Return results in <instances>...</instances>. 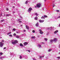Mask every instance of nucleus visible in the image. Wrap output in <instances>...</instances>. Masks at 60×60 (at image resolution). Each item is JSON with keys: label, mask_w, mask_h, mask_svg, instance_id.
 <instances>
[{"label": "nucleus", "mask_w": 60, "mask_h": 60, "mask_svg": "<svg viewBox=\"0 0 60 60\" xmlns=\"http://www.w3.org/2000/svg\"><path fill=\"white\" fill-rule=\"evenodd\" d=\"M20 46L21 47H23V45H22V43H20Z\"/></svg>", "instance_id": "f3484780"}, {"label": "nucleus", "mask_w": 60, "mask_h": 60, "mask_svg": "<svg viewBox=\"0 0 60 60\" xmlns=\"http://www.w3.org/2000/svg\"><path fill=\"white\" fill-rule=\"evenodd\" d=\"M3 45L4 44L2 42H0V46L1 48H2L4 46Z\"/></svg>", "instance_id": "39448f33"}, {"label": "nucleus", "mask_w": 60, "mask_h": 60, "mask_svg": "<svg viewBox=\"0 0 60 60\" xmlns=\"http://www.w3.org/2000/svg\"><path fill=\"white\" fill-rule=\"evenodd\" d=\"M57 12H59V10H57L56 11Z\"/></svg>", "instance_id": "58836bf2"}, {"label": "nucleus", "mask_w": 60, "mask_h": 60, "mask_svg": "<svg viewBox=\"0 0 60 60\" xmlns=\"http://www.w3.org/2000/svg\"><path fill=\"white\" fill-rule=\"evenodd\" d=\"M11 32H10L9 33H7L8 35V34H11Z\"/></svg>", "instance_id": "412c9836"}, {"label": "nucleus", "mask_w": 60, "mask_h": 60, "mask_svg": "<svg viewBox=\"0 0 60 60\" xmlns=\"http://www.w3.org/2000/svg\"><path fill=\"white\" fill-rule=\"evenodd\" d=\"M28 3V0H27L25 2L26 4H27Z\"/></svg>", "instance_id": "b1692460"}, {"label": "nucleus", "mask_w": 60, "mask_h": 60, "mask_svg": "<svg viewBox=\"0 0 60 60\" xmlns=\"http://www.w3.org/2000/svg\"><path fill=\"white\" fill-rule=\"evenodd\" d=\"M43 43V42L42 43Z\"/></svg>", "instance_id": "69168bd1"}, {"label": "nucleus", "mask_w": 60, "mask_h": 60, "mask_svg": "<svg viewBox=\"0 0 60 60\" xmlns=\"http://www.w3.org/2000/svg\"><path fill=\"white\" fill-rule=\"evenodd\" d=\"M2 58H3L2 57H0V59H2Z\"/></svg>", "instance_id": "5fc2aeb1"}, {"label": "nucleus", "mask_w": 60, "mask_h": 60, "mask_svg": "<svg viewBox=\"0 0 60 60\" xmlns=\"http://www.w3.org/2000/svg\"><path fill=\"white\" fill-rule=\"evenodd\" d=\"M20 18H21V19L22 18V16H20Z\"/></svg>", "instance_id": "de8ad7c7"}, {"label": "nucleus", "mask_w": 60, "mask_h": 60, "mask_svg": "<svg viewBox=\"0 0 60 60\" xmlns=\"http://www.w3.org/2000/svg\"><path fill=\"white\" fill-rule=\"evenodd\" d=\"M39 21L40 22V23H42V22H43L44 21V20H41V19H40L39 20Z\"/></svg>", "instance_id": "423d86ee"}, {"label": "nucleus", "mask_w": 60, "mask_h": 60, "mask_svg": "<svg viewBox=\"0 0 60 60\" xmlns=\"http://www.w3.org/2000/svg\"><path fill=\"white\" fill-rule=\"evenodd\" d=\"M9 37H12V36L11 35H9Z\"/></svg>", "instance_id": "393cba45"}, {"label": "nucleus", "mask_w": 60, "mask_h": 60, "mask_svg": "<svg viewBox=\"0 0 60 60\" xmlns=\"http://www.w3.org/2000/svg\"><path fill=\"white\" fill-rule=\"evenodd\" d=\"M35 37H31L32 38H34Z\"/></svg>", "instance_id": "c03bdc74"}, {"label": "nucleus", "mask_w": 60, "mask_h": 60, "mask_svg": "<svg viewBox=\"0 0 60 60\" xmlns=\"http://www.w3.org/2000/svg\"><path fill=\"white\" fill-rule=\"evenodd\" d=\"M46 0H45V1H46Z\"/></svg>", "instance_id": "bf43d9fd"}, {"label": "nucleus", "mask_w": 60, "mask_h": 60, "mask_svg": "<svg viewBox=\"0 0 60 60\" xmlns=\"http://www.w3.org/2000/svg\"><path fill=\"white\" fill-rule=\"evenodd\" d=\"M48 29H50V30H52L54 29V27H51L49 28H48Z\"/></svg>", "instance_id": "20e7f679"}, {"label": "nucleus", "mask_w": 60, "mask_h": 60, "mask_svg": "<svg viewBox=\"0 0 60 60\" xmlns=\"http://www.w3.org/2000/svg\"><path fill=\"white\" fill-rule=\"evenodd\" d=\"M59 26L60 27V24H59Z\"/></svg>", "instance_id": "13d9d810"}, {"label": "nucleus", "mask_w": 60, "mask_h": 60, "mask_svg": "<svg viewBox=\"0 0 60 60\" xmlns=\"http://www.w3.org/2000/svg\"><path fill=\"white\" fill-rule=\"evenodd\" d=\"M41 6V4L40 3L36 5V6L35 7V8H40Z\"/></svg>", "instance_id": "f03ea898"}, {"label": "nucleus", "mask_w": 60, "mask_h": 60, "mask_svg": "<svg viewBox=\"0 0 60 60\" xmlns=\"http://www.w3.org/2000/svg\"><path fill=\"white\" fill-rule=\"evenodd\" d=\"M38 46L39 48H41V45H38Z\"/></svg>", "instance_id": "4be33fe9"}, {"label": "nucleus", "mask_w": 60, "mask_h": 60, "mask_svg": "<svg viewBox=\"0 0 60 60\" xmlns=\"http://www.w3.org/2000/svg\"><path fill=\"white\" fill-rule=\"evenodd\" d=\"M32 10V8H30L28 11V12H29V13H30L31 12V11Z\"/></svg>", "instance_id": "7ed1b4c3"}, {"label": "nucleus", "mask_w": 60, "mask_h": 60, "mask_svg": "<svg viewBox=\"0 0 60 60\" xmlns=\"http://www.w3.org/2000/svg\"><path fill=\"white\" fill-rule=\"evenodd\" d=\"M25 59H27V56H25Z\"/></svg>", "instance_id": "473e14b6"}, {"label": "nucleus", "mask_w": 60, "mask_h": 60, "mask_svg": "<svg viewBox=\"0 0 60 60\" xmlns=\"http://www.w3.org/2000/svg\"><path fill=\"white\" fill-rule=\"evenodd\" d=\"M53 41H54L53 40L51 39L50 40V43H52L53 42Z\"/></svg>", "instance_id": "1a4fd4ad"}, {"label": "nucleus", "mask_w": 60, "mask_h": 60, "mask_svg": "<svg viewBox=\"0 0 60 60\" xmlns=\"http://www.w3.org/2000/svg\"><path fill=\"white\" fill-rule=\"evenodd\" d=\"M44 8H43V11L44 10Z\"/></svg>", "instance_id": "4d7b16f0"}, {"label": "nucleus", "mask_w": 60, "mask_h": 60, "mask_svg": "<svg viewBox=\"0 0 60 60\" xmlns=\"http://www.w3.org/2000/svg\"><path fill=\"white\" fill-rule=\"evenodd\" d=\"M23 31H24V32H26V30H24Z\"/></svg>", "instance_id": "603ef678"}, {"label": "nucleus", "mask_w": 60, "mask_h": 60, "mask_svg": "<svg viewBox=\"0 0 60 60\" xmlns=\"http://www.w3.org/2000/svg\"><path fill=\"white\" fill-rule=\"evenodd\" d=\"M7 11H8L9 10V9L8 8H7L6 9Z\"/></svg>", "instance_id": "8fccbe9b"}, {"label": "nucleus", "mask_w": 60, "mask_h": 60, "mask_svg": "<svg viewBox=\"0 0 60 60\" xmlns=\"http://www.w3.org/2000/svg\"><path fill=\"white\" fill-rule=\"evenodd\" d=\"M57 58H58V59L60 58V57H57Z\"/></svg>", "instance_id": "09e8293b"}, {"label": "nucleus", "mask_w": 60, "mask_h": 60, "mask_svg": "<svg viewBox=\"0 0 60 60\" xmlns=\"http://www.w3.org/2000/svg\"><path fill=\"white\" fill-rule=\"evenodd\" d=\"M34 15H35L37 16H38V14H37V13H34Z\"/></svg>", "instance_id": "2eb2a0df"}, {"label": "nucleus", "mask_w": 60, "mask_h": 60, "mask_svg": "<svg viewBox=\"0 0 60 60\" xmlns=\"http://www.w3.org/2000/svg\"><path fill=\"white\" fill-rule=\"evenodd\" d=\"M28 51L29 52H30V50H28Z\"/></svg>", "instance_id": "864d4df0"}, {"label": "nucleus", "mask_w": 60, "mask_h": 60, "mask_svg": "<svg viewBox=\"0 0 60 60\" xmlns=\"http://www.w3.org/2000/svg\"><path fill=\"white\" fill-rule=\"evenodd\" d=\"M16 38H19V36H17L16 37Z\"/></svg>", "instance_id": "aec40b11"}, {"label": "nucleus", "mask_w": 60, "mask_h": 60, "mask_svg": "<svg viewBox=\"0 0 60 60\" xmlns=\"http://www.w3.org/2000/svg\"><path fill=\"white\" fill-rule=\"evenodd\" d=\"M44 16H42L41 18V19H44Z\"/></svg>", "instance_id": "2f4dec72"}, {"label": "nucleus", "mask_w": 60, "mask_h": 60, "mask_svg": "<svg viewBox=\"0 0 60 60\" xmlns=\"http://www.w3.org/2000/svg\"><path fill=\"white\" fill-rule=\"evenodd\" d=\"M32 32H33V33H35V30H33L32 31Z\"/></svg>", "instance_id": "7c9ffc66"}, {"label": "nucleus", "mask_w": 60, "mask_h": 60, "mask_svg": "<svg viewBox=\"0 0 60 60\" xmlns=\"http://www.w3.org/2000/svg\"><path fill=\"white\" fill-rule=\"evenodd\" d=\"M11 15L10 14H7L6 15V16H7V17H9V16H10Z\"/></svg>", "instance_id": "4468645a"}, {"label": "nucleus", "mask_w": 60, "mask_h": 60, "mask_svg": "<svg viewBox=\"0 0 60 60\" xmlns=\"http://www.w3.org/2000/svg\"><path fill=\"white\" fill-rule=\"evenodd\" d=\"M55 5H54V4H53V7H54L55 6Z\"/></svg>", "instance_id": "a19ab883"}, {"label": "nucleus", "mask_w": 60, "mask_h": 60, "mask_svg": "<svg viewBox=\"0 0 60 60\" xmlns=\"http://www.w3.org/2000/svg\"><path fill=\"white\" fill-rule=\"evenodd\" d=\"M35 26H39V23H37L35 24Z\"/></svg>", "instance_id": "ddd939ff"}, {"label": "nucleus", "mask_w": 60, "mask_h": 60, "mask_svg": "<svg viewBox=\"0 0 60 60\" xmlns=\"http://www.w3.org/2000/svg\"><path fill=\"white\" fill-rule=\"evenodd\" d=\"M33 60H36V59H35V58H33Z\"/></svg>", "instance_id": "3c124183"}, {"label": "nucleus", "mask_w": 60, "mask_h": 60, "mask_svg": "<svg viewBox=\"0 0 60 60\" xmlns=\"http://www.w3.org/2000/svg\"><path fill=\"white\" fill-rule=\"evenodd\" d=\"M13 31H15V28H13Z\"/></svg>", "instance_id": "f704fd0d"}, {"label": "nucleus", "mask_w": 60, "mask_h": 60, "mask_svg": "<svg viewBox=\"0 0 60 60\" xmlns=\"http://www.w3.org/2000/svg\"><path fill=\"white\" fill-rule=\"evenodd\" d=\"M24 46H26V45L28 44V43L26 42H25L24 43Z\"/></svg>", "instance_id": "6e6552de"}, {"label": "nucleus", "mask_w": 60, "mask_h": 60, "mask_svg": "<svg viewBox=\"0 0 60 60\" xmlns=\"http://www.w3.org/2000/svg\"><path fill=\"white\" fill-rule=\"evenodd\" d=\"M5 21V20L3 19L1 20V22H3V21Z\"/></svg>", "instance_id": "bb28decb"}, {"label": "nucleus", "mask_w": 60, "mask_h": 60, "mask_svg": "<svg viewBox=\"0 0 60 60\" xmlns=\"http://www.w3.org/2000/svg\"><path fill=\"white\" fill-rule=\"evenodd\" d=\"M51 51V49H50L48 50V52H50V51Z\"/></svg>", "instance_id": "5701e85b"}, {"label": "nucleus", "mask_w": 60, "mask_h": 60, "mask_svg": "<svg viewBox=\"0 0 60 60\" xmlns=\"http://www.w3.org/2000/svg\"><path fill=\"white\" fill-rule=\"evenodd\" d=\"M44 56H39V58H42V57H44Z\"/></svg>", "instance_id": "6ab92c4d"}, {"label": "nucleus", "mask_w": 60, "mask_h": 60, "mask_svg": "<svg viewBox=\"0 0 60 60\" xmlns=\"http://www.w3.org/2000/svg\"><path fill=\"white\" fill-rule=\"evenodd\" d=\"M6 49V47H5L4 48V49Z\"/></svg>", "instance_id": "37998d69"}, {"label": "nucleus", "mask_w": 60, "mask_h": 60, "mask_svg": "<svg viewBox=\"0 0 60 60\" xmlns=\"http://www.w3.org/2000/svg\"><path fill=\"white\" fill-rule=\"evenodd\" d=\"M15 7L14 6H13V8H14Z\"/></svg>", "instance_id": "6e6d98bb"}, {"label": "nucleus", "mask_w": 60, "mask_h": 60, "mask_svg": "<svg viewBox=\"0 0 60 60\" xmlns=\"http://www.w3.org/2000/svg\"><path fill=\"white\" fill-rule=\"evenodd\" d=\"M2 14H1L0 16L1 17V16H2Z\"/></svg>", "instance_id": "79ce46f5"}, {"label": "nucleus", "mask_w": 60, "mask_h": 60, "mask_svg": "<svg viewBox=\"0 0 60 60\" xmlns=\"http://www.w3.org/2000/svg\"><path fill=\"white\" fill-rule=\"evenodd\" d=\"M38 19V17H37V16H36L34 18V19L35 20H38V19Z\"/></svg>", "instance_id": "9d476101"}, {"label": "nucleus", "mask_w": 60, "mask_h": 60, "mask_svg": "<svg viewBox=\"0 0 60 60\" xmlns=\"http://www.w3.org/2000/svg\"><path fill=\"white\" fill-rule=\"evenodd\" d=\"M59 48H60V46H59Z\"/></svg>", "instance_id": "e2e57ef3"}, {"label": "nucleus", "mask_w": 60, "mask_h": 60, "mask_svg": "<svg viewBox=\"0 0 60 60\" xmlns=\"http://www.w3.org/2000/svg\"><path fill=\"white\" fill-rule=\"evenodd\" d=\"M39 31L40 32V34H43L42 31V30H39Z\"/></svg>", "instance_id": "0eeeda50"}, {"label": "nucleus", "mask_w": 60, "mask_h": 60, "mask_svg": "<svg viewBox=\"0 0 60 60\" xmlns=\"http://www.w3.org/2000/svg\"><path fill=\"white\" fill-rule=\"evenodd\" d=\"M16 33H17V34H18V33H20V32H16Z\"/></svg>", "instance_id": "72a5a7b5"}, {"label": "nucleus", "mask_w": 60, "mask_h": 60, "mask_svg": "<svg viewBox=\"0 0 60 60\" xmlns=\"http://www.w3.org/2000/svg\"><path fill=\"white\" fill-rule=\"evenodd\" d=\"M26 28L27 29H29V27L27 26L26 25Z\"/></svg>", "instance_id": "dca6fc26"}, {"label": "nucleus", "mask_w": 60, "mask_h": 60, "mask_svg": "<svg viewBox=\"0 0 60 60\" xmlns=\"http://www.w3.org/2000/svg\"><path fill=\"white\" fill-rule=\"evenodd\" d=\"M44 18H46V17H47V16L45 15H44Z\"/></svg>", "instance_id": "a878e982"}, {"label": "nucleus", "mask_w": 60, "mask_h": 60, "mask_svg": "<svg viewBox=\"0 0 60 60\" xmlns=\"http://www.w3.org/2000/svg\"><path fill=\"white\" fill-rule=\"evenodd\" d=\"M44 40L45 41H47V40H48V39L46 38H44Z\"/></svg>", "instance_id": "a211bd4d"}, {"label": "nucleus", "mask_w": 60, "mask_h": 60, "mask_svg": "<svg viewBox=\"0 0 60 60\" xmlns=\"http://www.w3.org/2000/svg\"><path fill=\"white\" fill-rule=\"evenodd\" d=\"M47 35H49V33H47Z\"/></svg>", "instance_id": "a18cd8bd"}, {"label": "nucleus", "mask_w": 60, "mask_h": 60, "mask_svg": "<svg viewBox=\"0 0 60 60\" xmlns=\"http://www.w3.org/2000/svg\"><path fill=\"white\" fill-rule=\"evenodd\" d=\"M19 22L20 23H21V22H22L21 21H19Z\"/></svg>", "instance_id": "e433bc0d"}, {"label": "nucleus", "mask_w": 60, "mask_h": 60, "mask_svg": "<svg viewBox=\"0 0 60 60\" xmlns=\"http://www.w3.org/2000/svg\"><path fill=\"white\" fill-rule=\"evenodd\" d=\"M13 35V36H16V34L14 33V34Z\"/></svg>", "instance_id": "c756f323"}, {"label": "nucleus", "mask_w": 60, "mask_h": 60, "mask_svg": "<svg viewBox=\"0 0 60 60\" xmlns=\"http://www.w3.org/2000/svg\"><path fill=\"white\" fill-rule=\"evenodd\" d=\"M3 54L2 52L0 53V56H2Z\"/></svg>", "instance_id": "cd10ccee"}, {"label": "nucleus", "mask_w": 60, "mask_h": 60, "mask_svg": "<svg viewBox=\"0 0 60 60\" xmlns=\"http://www.w3.org/2000/svg\"><path fill=\"white\" fill-rule=\"evenodd\" d=\"M13 13H15V12L14 11H13Z\"/></svg>", "instance_id": "49530a36"}, {"label": "nucleus", "mask_w": 60, "mask_h": 60, "mask_svg": "<svg viewBox=\"0 0 60 60\" xmlns=\"http://www.w3.org/2000/svg\"><path fill=\"white\" fill-rule=\"evenodd\" d=\"M21 20V19H19L18 20V21H19V20Z\"/></svg>", "instance_id": "ea45409f"}, {"label": "nucleus", "mask_w": 60, "mask_h": 60, "mask_svg": "<svg viewBox=\"0 0 60 60\" xmlns=\"http://www.w3.org/2000/svg\"><path fill=\"white\" fill-rule=\"evenodd\" d=\"M21 26H23V25H21Z\"/></svg>", "instance_id": "0e129e2a"}, {"label": "nucleus", "mask_w": 60, "mask_h": 60, "mask_svg": "<svg viewBox=\"0 0 60 60\" xmlns=\"http://www.w3.org/2000/svg\"><path fill=\"white\" fill-rule=\"evenodd\" d=\"M46 59H47V57H46Z\"/></svg>", "instance_id": "680f3d73"}, {"label": "nucleus", "mask_w": 60, "mask_h": 60, "mask_svg": "<svg viewBox=\"0 0 60 60\" xmlns=\"http://www.w3.org/2000/svg\"><path fill=\"white\" fill-rule=\"evenodd\" d=\"M60 18V16L58 17H57L56 18L57 19H58V18Z\"/></svg>", "instance_id": "c9c22d12"}, {"label": "nucleus", "mask_w": 60, "mask_h": 60, "mask_svg": "<svg viewBox=\"0 0 60 60\" xmlns=\"http://www.w3.org/2000/svg\"><path fill=\"white\" fill-rule=\"evenodd\" d=\"M16 10H18V9L17 8L16 9Z\"/></svg>", "instance_id": "052dcab7"}, {"label": "nucleus", "mask_w": 60, "mask_h": 60, "mask_svg": "<svg viewBox=\"0 0 60 60\" xmlns=\"http://www.w3.org/2000/svg\"><path fill=\"white\" fill-rule=\"evenodd\" d=\"M12 44H15L16 43H17L18 42V41L16 40H13L11 41Z\"/></svg>", "instance_id": "f257e3e1"}, {"label": "nucleus", "mask_w": 60, "mask_h": 60, "mask_svg": "<svg viewBox=\"0 0 60 60\" xmlns=\"http://www.w3.org/2000/svg\"><path fill=\"white\" fill-rule=\"evenodd\" d=\"M58 32V30H56L54 32V33L55 34H56V33H57Z\"/></svg>", "instance_id": "f8f14e48"}, {"label": "nucleus", "mask_w": 60, "mask_h": 60, "mask_svg": "<svg viewBox=\"0 0 60 60\" xmlns=\"http://www.w3.org/2000/svg\"><path fill=\"white\" fill-rule=\"evenodd\" d=\"M53 40V41H55L56 42L57 41V39L56 38H55Z\"/></svg>", "instance_id": "9b49d317"}, {"label": "nucleus", "mask_w": 60, "mask_h": 60, "mask_svg": "<svg viewBox=\"0 0 60 60\" xmlns=\"http://www.w3.org/2000/svg\"><path fill=\"white\" fill-rule=\"evenodd\" d=\"M19 58H20V59H22V56H20L19 57Z\"/></svg>", "instance_id": "c85d7f7f"}, {"label": "nucleus", "mask_w": 60, "mask_h": 60, "mask_svg": "<svg viewBox=\"0 0 60 60\" xmlns=\"http://www.w3.org/2000/svg\"><path fill=\"white\" fill-rule=\"evenodd\" d=\"M1 41H2V42H4V40H2Z\"/></svg>", "instance_id": "4c0bfd02"}]
</instances>
